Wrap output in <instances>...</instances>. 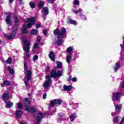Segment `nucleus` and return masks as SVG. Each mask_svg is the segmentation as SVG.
<instances>
[{
	"label": "nucleus",
	"mask_w": 124,
	"mask_h": 124,
	"mask_svg": "<svg viewBox=\"0 0 124 124\" xmlns=\"http://www.w3.org/2000/svg\"><path fill=\"white\" fill-rule=\"evenodd\" d=\"M23 44V49L25 51V53H24V59H28L29 57H30V46L31 44L30 41L27 40V38L26 37H23L22 40Z\"/></svg>",
	"instance_id": "nucleus-1"
},
{
	"label": "nucleus",
	"mask_w": 124,
	"mask_h": 124,
	"mask_svg": "<svg viewBox=\"0 0 124 124\" xmlns=\"http://www.w3.org/2000/svg\"><path fill=\"white\" fill-rule=\"evenodd\" d=\"M24 67L25 73L24 81L25 85L27 86V85L29 84V82H30L31 78V70H28V63H27V62H24Z\"/></svg>",
	"instance_id": "nucleus-2"
},
{
	"label": "nucleus",
	"mask_w": 124,
	"mask_h": 124,
	"mask_svg": "<svg viewBox=\"0 0 124 124\" xmlns=\"http://www.w3.org/2000/svg\"><path fill=\"white\" fill-rule=\"evenodd\" d=\"M12 30L13 31L11 34L7 35L5 34V36L6 37V38H7V39H11V38H13V37L15 36L16 32H17V30H18V25H15Z\"/></svg>",
	"instance_id": "nucleus-3"
},
{
	"label": "nucleus",
	"mask_w": 124,
	"mask_h": 124,
	"mask_svg": "<svg viewBox=\"0 0 124 124\" xmlns=\"http://www.w3.org/2000/svg\"><path fill=\"white\" fill-rule=\"evenodd\" d=\"M50 76L52 78H57V77H61V76H62V71L59 70L57 72L56 70H53L50 73Z\"/></svg>",
	"instance_id": "nucleus-4"
},
{
	"label": "nucleus",
	"mask_w": 124,
	"mask_h": 124,
	"mask_svg": "<svg viewBox=\"0 0 124 124\" xmlns=\"http://www.w3.org/2000/svg\"><path fill=\"white\" fill-rule=\"evenodd\" d=\"M26 23H29L27 25L28 28H31L32 26L35 25V18L31 17V18H26L24 20Z\"/></svg>",
	"instance_id": "nucleus-5"
},
{
	"label": "nucleus",
	"mask_w": 124,
	"mask_h": 124,
	"mask_svg": "<svg viewBox=\"0 0 124 124\" xmlns=\"http://www.w3.org/2000/svg\"><path fill=\"white\" fill-rule=\"evenodd\" d=\"M46 80L43 83V87L46 90L48 89L50 87V84L51 83V76L47 75L46 77Z\"/></svg>",
	"instance_id": "nucleus-6"
},
{
	"label": "nucleus",
	"mask_w": 124,
	"mask_h": 124,
	"mask_svg": "<svg viewBox=\"0 0 124 124\" xmlns=\"http://www.w3.org/2000/svg\"><path fill=\"white\" fill-rule=\"evenodd\" d=\"M66 35V30L64 28H62L61 29L59 35L57 36V38H62Z\"/></svg>",
	"instance_id": "nucleus-7"
},
{
	"label": "nucleus",
	"mask_w": 124,
	"mask_h": 124,
	"mask_svg": "<svg viewBox=\"0 0 124 124\" xmlns=\"http://www.w3.org/2000/svg\"><path fill=\"white\" fill-rule=\"evenodd\" d=\"M55 104H58V105H61L62 104V100L58 99L51 100L50 102V106L53 107Z\"/></svg>",
	"instance_id": "nucleus-8"
},
{
	"label": "nucleus",
	"mask_w": 124,
	"mask_h": 124,
	"mask_svg": "<svg viewBox=\"0 0 124 124\" xmlns=\"http://www.w3.org/2000/svg\"><path fill=\"white\" fill-rule=\"evenodd\" d=\"M42 118H43V114L42 112H39L36 118L35 124H39L40 122H41V120H42Z\"/></svg>",
	"instance_id": "nucleus-9"
},
{
	"label": "nucleus",
	"mask_w": 124,
	"mask_h": 124,
	"mask_svg": "<svg viewBox=\"0 0 124 124\" xmlns=\"http://www.w3.org/2000/svg\"><path fill=\"white\" fill-rule=\"evenodd\" d=\"M121 97L120 93H115L112 96V100L115 102L117 100H119Z\"/></svg>",
	"instance_id": "nucleus-10"
},
{
	"label": "nucleus",
	"mask_w": 124,
	"mask_h": 124,
	"mask_svg": "<svg viewBox=\"0 0 124 124\" xmlns=\"http://www.w3.org/2000/svg\"><path fill=\"white\" fill-rule=\"evenodd\" d=\"M11 19V15H9L7 16L5 19V21L7 25H8V26H11V25H12V23H11V20H10Z\"/></svg>",
	"instance_id": "nucleus-11"
},
{
	"label": "nucleus",
	"mask_w": 124,
	"mask_h": 124,
	"mask_svg": "<svg viewBox=\"0 0 124 124\" xmlns=\"http://www.w3.org/2000/svg\"><path fill=\"white\" fill-rule=\"evenodd\" d=\"M26 111H29L30 113H35L36 109L33 108H26Z\"/></svg>",
	"instance_id": "nucleus-12"
},
{
	"label": "nucleus",
	"mask_w": 124,
	"mask_h": 124,
	"mask_svg": "<svg viewBox=\"0 0 124 124\" xmlns=\"http://www.w3.org/2000/svg\"><path fill=\"white\" fill-rule=\"evenodd\" d=\"M49 58L51 60V61H55V54H54V52L50 51L49 52Z\"/></svg>",
	"instance_id": "nucleus-13"
},
{
	"label": "nucleus",
	"mask_w": 124,
	"mask_h": 124,
	"mask_svg": "<svg viewBox=\"0 0 124 124\" xmlns=\"http://www.w3.org/2000/svg\"><path fill=\"white\" fill-rule=\"evenodd\" d=\"M4 102L6 104V108H11V107L13 106V103L11 102V101L6 102L4 101Z\"/></svg>",
	"instance_id": "nucleus-14"
},
{
	"label": "nucleus",
	"mask_w": 124,
	"mask_h": 124,
	"mask_svg": "<svg viewBox=\"0 0 124 124\" xmlns=\"http://www.w3.org/2000/svg\"><path fill=\"white\" fill-rule=\"evenodd\" d=\"M77 118V115L76 113H73L71 115H70V119L71 122H73L74 120H75Z\"/></svg>",
	"instance_id": "nucleus-15"
},
{
	"label": "nucleus",
	"mask_w": 124,
	"mask_h": 124,
	"mask_svg": "<svg viewBox=\"0 0 124 124\" xmlns=\"http://www.w3.org/2000/svg\"><path fill=\"white\" fill-rule=\"evenodd\" d=\"M63 89L64 91H70V90L72 89V86H71V85L66 86L64 85L63 86Z\"/></svg>",
	"instance_id": "nucleus-16"
},
{
	"label": "nucleus",
	"mask_w": 124,
	"mask_h": 124,
	"mask_svg": "<svg viewBox=\"0 0 124 124\" xmlns=\"http://www.w3.org/2000/svg\"><path fill=\"white\" fill-rule=\"evenodd\" d=\"M43 13H44L45 15H48L49 13V10L48 9V7H44V8L43 9Z\"/></svg>",
	"instance_id": "nucleus-17"
},
{
	"label": "nucleus",
	"mask_w": 124,
	"mask_h": 124,
	"mask_svg": "<svg viewBox=\"0 0 124 124\" xmlns=\"http://www.w3.org/2000/svg\"><path fill=\"white\" fill-rule=\"evenodd\" d=\"M2 99L3 100H7V99H9V95L7 93H3V95L2 96Z\"/></svg>",
	"instance_id": "nucleus-18"
},
{
	"label": "nucleus",
	"mask_w": 124,
	"mask_h": 124,
	"mask_svg": "<svg viewBox=\"0 0 124 124\" xmlns=\"http://www.w3.org/2000/svg\"><path fill=\"white\" fill-rule=\"evenodd\" d=\"M22 114V111L20 110H17L16 111V115L17 118H21Z\"/></svg>",
	"instance_id": "nucleus-19"
},
{
	"label": "nucleus",
	"mask_w": 124,
	"mask_h": 124,
	"mask_svg": "<svg viewBox=\"0 0 124 124\" xmlns=\"http://www.w3.org/2000/svg\"><path fill=\"white\" fill-rule=\"evenodd\" d=\"M68 24H72V25H77V23L76 22V21L75 20H73L71 19H69L67 21Z\"/></svg>",
	"instance_id": "nucleus-20"
},
{
	"label": "nucleus",
	"mask_w": 124,
	"mask_h": 124,
	"mask_svg": "<svg viewBox=\"0 0 124 124\" xmlns=\"http://www.w3.org/2000/svg\"><path fill=\"white\" fill-rule=\"evenodd\" d=\"M71 54H70L69 55L66 56V61L68 63H70V61L71 60Z\"/></svg>",
	"instance_id": "nucleus-21"
},
{
	"label": "nucleus",
	"mask_w": 124,
	"mask_h": 124,
	"mask_svg": "<svg viewBox=\"0 0 124 124\" xmlns=\"http://www.w3.org/2000/svg\"><path fill=\"white\" fill-rule=\"evenodd\" d=\"M22 33H27V25H23L22 27Z\"/></svg>",
	"instance_id": "nucleus-22"
},
{
	"label": "nucleus",
	"mask_w": 124,
	"mask_h": 124,
	"mask_svg": "<svg viewBox=\"0 0 124 124\" xmlns=\"http://www.w3.org/2000/svg\"><path fill=\"white\" fill-rule=\"evenodd\" d=\"M114 106L115 109H116V111H117V112H120V110H121V107L122 106V105H114Z\"/></svg>",
	"instance_id": "nucleus-23"
},
{
	"label": "nucleus",
	"mask_w": 124,
	"mask_h": 124,
	"mask_svg": "<svg viewBox=\"0 0 124 124\" xmlns=\"http://www.w3.org/2000/svg\"><path fill=\"white\" fill-rule=\"evenodd\" d=\"M119 121H120L119 117H114L113 118V124H117V123H118Z\"/></svg>",
	"instance_id": "nucleus-24"
},
{
	"label": "nucleus",
	"mask_w": 124,
	"mask_h": 124,
	"mask_svg": "<svg viewBox=\"0 0 124 124\" xmlns=\"http://www.w3.org/2000/svg\"><path fill=\"white\" fill-rule=\"evenodd\" d=\"M120 61H124V50H122L121 52V57L120 58Z\"/></svg>",
	"instance_id": "nucleus-25"
},
{
	"label": "nucleus",
	"mask_w": 124,
	"mask_h": 124,
	"mask_svg": "<svg viewBox=\"0 0 124 124\" xmlns=\"http://www.w3.org/2000/svg\"><path fill=\"white\" fill-rule=\"evenodd\" d=\"M72 50H73V47L70 46L67 48L66 52L69 53L70 54H71V53L72 51Z\"/></svg>",
	"instance_id": "nucleus-26"
},
{
	"label": "nucleus",
	"mask_w": 124,
	"mask_h": 124,
	"mask_svg": "<svg viewBox=\"0 0 124 124\" xmlns=\"http://www.w3.org/2000/svg\"><path fill=\"white\" fill-rule=\"evenodd\" d=\"M120 68V63H116L114 69L115 71H117Z\"/></svg>",
	"instance_id": "nucleus-27"
},
{
	"label": "nucleus",
	"mask_w": 124,
	"mask_h": 124,
	"mask_svg": "<svg viewBox=\"0 0 124 124\" xmlns=\"http://www.w3.org/2000/svg\"><path fill=\"white\" fill-rule=\"evenodd\" d=\"M7 69L10 74H13V73H14V70H13V69H11L10 66L7 67Z\"/></svg>",
	"instance_id": "nucleus-28"
},
{
	"label": "nucleus",
	"mask_w": 124,
	"mask_h": 124,
	"mask_svg": "<svg viewBox=\"0 0 124 124\" xmlns=\"http://www.w3.org/2000/svg\"><path fill=\"white\" fill-rule=\"evenodd\" d=\"M56 64L58 68H62V62L59 61H57Z\"/></svg>",
	"instance_id": "nucleus-29"
},
{
	"label": "nucleus",
	"mask_w": 124,
	"mask_h": 124,
	"mask_svg": "<svg viewBox=\"0 0 124 124\" xmlns=\"http://www.w3.org/2000/svg\"><path fill=\"white\" fill-rule=\"evenodd\" d=\"M60 32V31L59 29H56L53 31L54 34H57L58 35H59Z\"/></svg>",
	"instance_id": "nucleus-30"
},
{
	"label": "nucleus",
	"mask_w": 124,
	"mask_h": 124,
	"mask_svg": "<svg viewBox=\"0 0 124 124\" xmlns=\"http://www.w3.org/2000/svg\"><path fill=\"white\" fill-rule=\"evenodd\" d=\"M63 43V41H62V39H59L58 40V41L57 42V44H58V45H62V43Z\"/></svg>",
	"instance_id": "nucleus-31"
},
{
	"label": "nucleus",
	"mask_w": 124,
	"mask_h": 124,
	"mask_svg": "<svg viewBox=\"0 0 124 124\" xmlns=\"http://www.w3.org/2000/svg\"><path fill=\"white\" fill-rule=\"evenodd\" d=\"M12 61V59H11V58H9L6 61H5V63H11V62Z\"/></svg>",
	"instance_id": "nucleus-32"
},
{
	"label": "nucleus",
	"mask_w": 124,
	"mask_h": 124,
	"mask_svg": "<svg viewBox=\"0 0 124 124\" xmlns=\"http://www.w3.org/2000/svg\"><path fill=\"white\" fill-rule=\"evenodd\" d=\"M17 106L18 107V109H22V108H23V104L21 102L18 103Z\"/></svg>",
	"instance_id": "nucleus-33"
},
{
	"label": "nucleus",
	"mask_w": 124,
	"mask_h": 124,
	"mask_svg": "<svg viewBox=\"0 0 124 124\" xmlns=\"http://www.w3.org/2000/svg\"><path fill=\"white\" fill-rule=\"evenodd\" d=\"M31 34H37V30L34 29L31 31Z\"/></svg>",
	"instance_id": "nucleus-34"
},
{
	"label": "nucleus",
	"mask_w": 124,
	"mask_h": 124,
	"mask_svg": "<svg viewBox=\"0 0 124 124\" xmlns=\"http://www.w3.org/2000/svg\"><path fill=\"white\" fill-rule=\"evenodd\" d=\"M30 6H31V8H34L35 7V4L33 2H30Z\"/></svg>",
	"instance_id": "nucleus-35"
},
{
	"label": "nucleus",
	"mask_w": 124,
	"mask_h": 124,
	"mask_svg": "<svg viewBox=\"0 0 124 124\" xmlns=\"http://www.w3.org/2000/svg\"><path fill=\"white\" fill-rule=\"evenodd\" d=\"M10 85V83L9 81L6 80L3 82V85L4 86H9Z\"/></svg>",
	"instance_id": "nucleus-36"
},
{
	"label": "nucleus",
	"mask_w": 124,
	"mask_h": 124,
	"mask_svg": "<svg viewBox=\"0 0 124 124\" xmlns=\"http://www.w3.org/2000/svg\"><path fill=\"white\" fill-rule=\"evenodd\" d=\"M39 43H36L34 44V48L35 49H38L39 48Z\"/></svg>",
	"instance_id": "nucleus-37"
},
{
	"label": "nucleus",
	"mask_w": 124,
	"mask_h": 124,
	"mask_svg": "<svg viewBox=\"0 0 124 124\" xmlns=\"http://www.w3.org/2000/svg\"><path fill=\"white\" fill-rule=\"evenodd\" d=\"M44 5V1H41L39 3V7H42Z\"/></svg>",
	"instance_id": "nucleus-38"
},
{
	"label": "nucleus",
	"mask_w": 124,
	"mask_h": 124,
	"mask_svg": "<svg viewBox=\"0 0 124 124\" xmlns=\"http://www.w3.org/2000/svg\"><path fill=\"white\" fill-rule=\"evenodd\" d=\"M24 100L25 104H31V101H29L28 98H25Z\"/></svg>",
	"instance_id": "nucleus-39"
},
{
	"label": "nucleus",
	"mask_w": 124,
	"mask_h": 124,
	"mask_svg": "<svg viewBox=\"0 0 124 124\" xmlns=\"http://www.w3.org/2000/svg\"><path fill=\"white\" fill-rule=\"evenodd\" d=\"M38 60V56L34 55L33 57V62H36Z\"/></svg>",
	"instance_id": "nucleus-40"
},
{
	"label": "nucleus",
	"mask_w": 124,
	"mask_h": 124,
	"mask_svg": "<svg viewBox=\"0 0 124 124\" xmlns=\"http://www.w3.org/2000/svg\"><path fill=\"white\" fill-rule=\"evenodd\" d=\"M81 11H82V9H80L78 10H76L74 11V13H75V14H78V13H81Z\"/></svg>",
	"instance_id": "nucleus-41"
},
{
	"label": "nucleus",
	"mask_w": 124,
	"mask_h": 124,
	"mask_svg": "<svg viewBox=\"0 0 124 124\" xmlns=\"http://www.w3.org/2000/svg\"><path fill=\"white\" fill-rule=\"evenodd\" d=\"M74 4L76 5H79V3H80V1L78 0H75L74 1Z\"/></svg>",
	"instance_id": "nucleus-42"
},
{
	"label": "nucleus",
	"mask_w": 124,
	"mask_h": 124,
	"mask_svg": "<svg viewBox=\"0 0 124 124\" xmlns=\"http://www.w3.org/2000/svg\"><path fill=\"white\" fill-rule=\"evenodd\" d=\"M40 39H41V37L40 36H38L36 39V42L37 43H40Z\"/></svg>",
	"instance_id": "nucleus-43"
},
{
	"label": "nucleus",
	"mask_w": 124,
	"mask_h": 124,
	"mask_svg": "<svg viewBox=\"0 0 124 124\" xmlns=\"http://www.w3.org/2000/svg\"><path fill=\"white\" fill-rule=\"evenodd\" d=\"M15 19V24H17V23H18L19 22V19L17 18V17L15 16L14 17Z\"/></svg>",
	"instance_id": "nucleus-44"
},
{
	"label": "nucleus",
	"mask_w": 124,
	"mask_h": 124,
	"mask_svg": "<svg viewBox=\"0 0 124 124\" xmlns=\"http://www.w3.org/2000/svg\"><path fill=\"white\" fill-rule=\"evenodd\" d=\"M50 71V67H46L45 69V72H49Z\"/></svg>",
	"instance_id": "nucleus-45"
},
{
	"label": "nucleus",
	"mask_w": 124,
	"mask_h": 124,
	"mask_svg": "<svg viewBox=\"0 0 124 124\" xmlns=\"http://www.w3.org/2000/svg\"><path fill=\"white\" fill-rule=\"evenodd\" d=\"M41 26V24H40V22H39L36 25V28L37 29H38L39 28H40Z\"/></svg>",
	"instance_id": "nucleus-46"
},
{
	"label": "nucleus",
	"mask_w": 124,
	"mask_h": 124,
	"mask_svg": "<svg viewBox=\"0 0 124 124\" xmlns=\"http://www.w3.org/2000/svg\"><path fill=\"white\" fill-rule=\"evenodd\" d=\"M47 97V94L46 93H45L43 95V99H46Z\"/></svg>",
	"instance_id": "nucleus-47"
},
{
	"label": "nucleus",
	"mask_w": 124,
	"mask_h": 124,
	"mask_svg": "<svg viewBox=\"0 0 124 124\" xmlns=\"http://www.w3.org/2000/svg\"><path fill=\"white\" fill-rule=\"evenodd\" d=\"M71 81L73 82H77V78H73L72 79Z\"/></svg>",
	"instance_id": "nucleus-48"
},
{
	"label": "nucleus",
	"mask_w": 124,
	"mask_h": 124,
	"mask_svg": "<svg viewBox=\"0 0 124 124\" xmlns=\"http://www.w3.org/2000/svg\"><path fill=\"white\" fill-rule=\"evenodd\" d=\"M123 39H124L123 45H122V44L120 45V46L122 49H124V37H123Z\"/></svg>",
	"instance_id": "nucleus-49"
},
{
	"label": "nucleus",
	"mask_w": 124,
	"mask_h": 124,
	"mask_svg": "<svg viewBox=\"0 0 124 124\" xmlns=\"http://www.w3.org/2000/svg\"><path fill=\"white\" fill-rule=\"evenodd\" d=\"M124 124V117H123L122 120L120 122V124Z\"/></svg>",
	"instance_id": "nucleus-50"
},
{
	"label": "nucleus",
	"mask_w": 124,
	"mask_h": 124,
	"mask_svg": "<svg viewBox=\"0 0 124 124\" xmlns=\"http://www.w3.org/2000/svg\"><path fill=\"white\" fill-rule=\"evenodd\" d=\"M44 34L45 35H47V30L45 29L44 30Z\"/></svg>",
	"instance_id": "nucleus-51"
},
{
	"label": "nucleus",
	"mask_w": 124,
	"mask_h": 124,
	"mask_svg": "<svg viewBox=\"0 0 124 124\" xmlns=\"http://www.w3.org/2000/svg\"><path fill=\"white\" fill-rule=\"evenodd\" d=\"M54 0H48V2L49 3H53V2H54Z\"/></svg>",
	"instance_id": "nucleus-52"
},
{
	"label": "nucleus",
	"mask_w": 124,
	"mask_h": 124,
	"mask_svg": "<svg viewBox=\"0 0 124 124\" xmlns=\"http://www.w3.org/2000/svg\"><path fill=\"white\" fill-rule=\"evenodd\" d=\"M20 4H24V2L22 0H19Z\"/></svg>",
	"instance_id": "nucleus-53"
},
{
	"label": "nucleus",
	"mask_w": 124,
	"mask_h": 124,
	"mask_svg": "<svg viewBox=\"0 0 124 124\" xmlns=\"http://www.w3.org/2000/svg\"><path fill=\"white\" fill-rule=\"evenodd\" d=\"M42 17H43V19H44V20H45V19H46V15H43L42 16Z\"/></svg>",
	"instance_id": "nucleus-54"
},
{
	"label": "nucleus",
	"mask_w": 124,
	"mask_h": 124,
	"mask_svg": "<svg viewBox=\"0 0 124 124\" xmlns=\"http://www.w3.org/2000/svg\"><path fill=\"white\" fill-rule=\"evenodd\" d=\"M10 3H12V2H13V1H14V0H9Z\"/></svg>",
	"instance_id": "nucleus-55"
},
{
	"label": "nucleus",
	"mask_w": 124,
	"mask_h": 124,
	"mask_svg": "<svg viewBox=\"0 0 124 124\" xmlns=\"http://www.w3.org/2000/svg\"><path fill=\"white\" fill-rule=\"evenodd\" d=\"M111 115L112 116V117L115 116V113L114 112L111 113Z\"/></svg>",
	"instance_id": "nucleus-56"
},
{
	"label": "nucleus",
	"mask_w": 124,
	"mask_h": 124,
	"mask_svg": "<svg viewBox=\"0 0 124 124\" xmlns=\"http://www.w3.org/2000/svg\"><path fill=\"white\" fill-rule=\"evenodd\" d=\"M72 79H71V77H70L69 78V81H70V80H72Z\"/></svg>",
	"instance_id": "nucleus-57"
},
{
	"label": "nucleus",
	"mask_w": 124,
	"mask_h": 124,
	"mask_svg": "<svg viewBox=\"0 0 124 124\" xmlns=\"http://www.w3.org/2000/svg\"><path fill=\"white\" fill-rule=\"evenodd\" d=\"M78 103L76 104V106H78Z\"/></svg>",
	"instance_id": "nucleus-58"
},
{
	"label": "nucleus",
	"mask_w": 124,
	"mask_h": 124,
	"mask_svg": "<svg viewBox=\"0 0 124 124\" xmlns=\"http://www.w3.org/2000/svg\"><path fill=\"white\" fill-rule=\"evenodd\" d=\"M4 124H8V123H5Z\"/></svg>",
	"instance_id": "nucleus-59"
}]
</instances>
